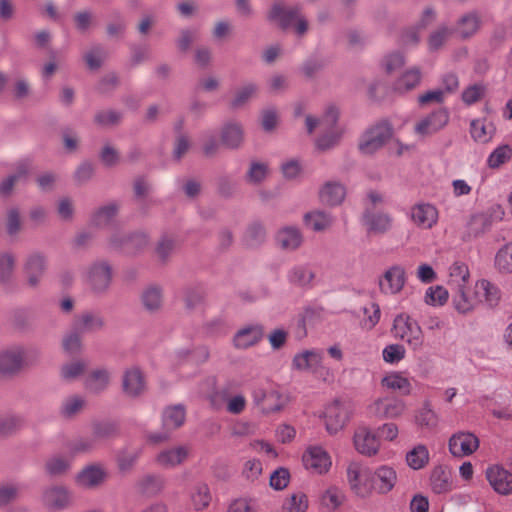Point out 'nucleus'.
<instances>
[{"instance_id":"obj_27","label":"nucleus","mask_w":512,"mask_h":512,"mask_svg":"<svg viewBox=\"0 0 512 512\" xmlns=\"http://www.w3.org/2000/svg\"><path fill=\"white\" fill-rule=\"evenodd\" d=\"M452 304L460 314H469L479 305V298L476 294V284L473 290L468 285L452 291Z\"/></svg>"},{"instance_id":"obj_31","label":"nucleus","mask_w":512,"mask_h":512,"mask_svg":"<svg viewBox=\"0 0 512 512\" xmlns=\"http://www.w3.org/2000/svg\"><path fill=\"white\" fill-rule=\"evenodd\" d=\"M475 284L479 305L484 304L488 308L498 306L501 300V291L497 285L487 279L478 280Z\"/></svg>"},{"instance_id":"obj_36","label":"nucleus","mask_w":512,"mask_h":512,"mask_svg":"<svg viewBox=\"0 0 512 512\" xmlns=\"http://www.w3.org/2000/svg\"><path fill=\"white\" fill-rule=\"evenodd\" d=\"M263 336V329L259 325L241 328L234 336L233 343L238 349H247L257 344Z\"/></svg>"},{"instance_id":"obj_45","label":"nucleus","mask_w":512,"mask_h":512,"mask_svg":"<svg viewBox=\"0 0 512 512\" xmlns=\"http://www.w3.org/2000/svg\"><path fill=\"white\" fill-rule=\"evenodd\" d=\"M481 20L475 12L467 13L462 16L456 26V32L461 38L473 36L480 28Z\"/></svg>"},{"instance_id":"obj_49","label":"nucleus","mask_w":512,"mask_h":512,"mask_svg":"<svg viewBox=\"0 0 512 512\" xmlns=\"http://www.w3.org/2000/svg\"><path fill=\"white\" fill-rule=\"evenodd\" d=\"M191 502L195 510L206 509L212 500L210 489L205 483H197L191 491Z\"/></svg>"},{"instance_id":"obj_41","label":"nucleus","mask_w":512,"mask_h":512,"mask_svg":"<svg viewBox=\"0 0 512 512\" xmlns=\"http://www.w3.org/2000/svg\"><path fill=\"white\" fill-rule=\"evenodd\" d=\"M381 385L388 390L399 391L403 395H409L412 391L410 380L399 372H391L384 376Z\"/></svg>"},{"instance_id":"obj_64","label":"nucleus","mask_w":512,"mask_h":512,"mask_svg":"<svg viewBox=\"0 0 512 512\" xmlns=\"http://www.w3.org/2000/svg\"><path fill=\"white\" fill-rule=\"evenodd\" d=\"M280 170L286 180L292 181L300 178L303 166L299 159L291 158L282 162Z\"/></svg>"},{"instance_id":"obj_9","label":"nucleus","mask_w":512,"mask_h":512,"mask_svg":"<svg viewBox=\"0 0 512 512\" xmlns=\"http://www.w3.org/2000/svg\"><path fill=\"white\" fill-rule=\"evenodd\" d=\"M351 416L349 406L339 400L327 404L319 414L328 434L335 435L347 425Z\"/></svg>"},{"instance_id":"obj_4","label":"nucleus","mask_w":512,"mask_h":512,"mask_svg":"<svg viewBox=\"0 0 512 512\" xmlns=\"http://www.w3.org/2000/svg\"><path fill=\"white\" fill-rule=\"evenodd\" d=\"M346 479L351 492L360 499H367L373 493L371 470L357 461L346 467Z\"/></svg>"},{"instance_id":"obj_34","label":"nucleus","mask_w":512,"mask_h":512,"mask_svg":"<svg viewBox=\"0 0 512 512\" xmlns=\"http://www.w3.org/2000/svg\"><path fill=\"white\" fill-rule=\"evenodd\" d=\"M104 325V319L100 314L85 311L75 317L73 328L80 333H92L102 330Z\"/></svg>"},{"instance_id":"obj_56","label":"nucleus","mask_w":512,"mask_h":512,"mask_svg":"<svg viewBox=\"0 0 512 512\" xmlns=\"http://www.w3.org/2000/svg\"><path fill=\"white\" fill-rule=\"evenodd\" d=\"M61 345L67 354H79L83 349L81 333L75 328L67 332L62 338Z\"/></svg>"},{"instance_id":"obj_44","label":"nucleus","mask_w":512,"mask_h":512,"mask_svg":"<svg viewBox=\"0 0 512 512\" xmlns=\"http://www.w3.org/2000/svg\"><path fill=\"white\" fill-rule=\"evenodd\" d=\"M119 206L116 203H109L96 209L91 215V224L96 227H106L116 217Z\"/></svg>"},{"instance_id":"obj_32","label":"nucleus","mask_w":512,"mask_h":512,"mask_svg":"<svg viewBox=\"0 0 512 512\" xmlns=\"http://www.w3.org/2000/svg\"><path fill=\"white\" fill-rule=\"evenodd\" d=\"M303 223L314 232H322L329 229L334 223L333 215L322 209H314L303 215Z\"/></svg>"},{"instance_id":"obj_11","label":"nucleus","mask_w":512,"mask_h":512,"mask_svg":"<svg viewBox=\"0 0 512 512\" xmlns=\"http://www.w3.org/2000/svg\"><path fill=\"white\" fill-rule=\"evenodd\" d=\"M449 119V112L446 109H436L422 116L415 122L413 127L414 133L422 139L431 137L444 129Z\"/></svg>"},{"instance_id":"obj_54","label":"nucleus","mask_w":512,"mask_h":512,"mask_svg":"<svg viewBox=\"0 0 512 512\" xmlns=\"http://www.w3.org/2000/svg\"><path fill=\"white\" fill-rule=\"evenodd\" d=\"M308 509L307 495L302 491L290 494L282 505L283 512H306Z\"/></svg>"},{"instance_id":"obj_55","label":"nucleus","mask_w":512,"mask_h":512,"mask_svg":"<svg viewBox=\"0 0 512 512\" xmlns=\"http://www.w3.org/2000/svg\"><path fill=\"white\" fill-rule=\"evenodd\" d=\"M415 423L423 428L433 429L438 424V415L431 408L429 402H424L421 409L415 415Z\"/></svg>"},{"instance_id":"obj_2","label":"nucleus","mask_w":512,"mask_h":512,"mask_svg":"<svg viewBox=\"0 0 512 512\" xmlns=\"http://www.w3.org/2000/svg\"><path fill=\"white\" fill-rule=\"evenodd\" d=\"M391 332L396 339L404 341L414 352L424 348L425 338L421 326L406 313H400L394 318Z\"/></svg>"},{"instance_id":"obj_15","label":"nucleus","mask_w":512,"mask_h":512,"mask_svg":"<svg viewBox=\"0 0 512 512\" xmlns=\"http://www.w3.org/2000/svg\"><path fill=\"white\" fill-rule=\"evenodd\" d=\"M479 438L469 431H458L451 435L448 448L454 457L462 458L472 455L479 448Z\"/></svg>"},{"instance_id":"obj_28","label":"nucleus","mask_w":512,"mask_h":512,"mask_svg":"<svg viewBox=\"0 0 512 512\" xmlns=\"http://www.w3.org/2000/svg\"><path fill=\"white\" fill-rule=\"evenodd\" d=\"M303 240V233L296 225H285L276 233L277 244L286 251L297 250L302 245Z\"/></svg>"},{"instance_id":"obj_24","label":"nucleus","mask_w":512,"mask_h":512,"mask_svg":"<svg viewBox=\"0 0 512 512\" xmlns=\"http://www.w3.org/2000/svg\"><path fill=\"white\" fill-rule=\"evenodd\" d=\"M346 198V187L336 180L324 182L318 190L319 202L328 207L341 205Z\"/></svg>"},{"instance_id":"obj_37","label":"nucleus","mask_w":512,"mask_h":512,"mask_svg":"<svg viewBox=\"0 0 512 512\" xmlns=\"http://www.w3.org/2000/svg\"><path fill=\"white\" fill-rule=\"evenodd\" d=\"M421 78L422 74L418 68H410L396 79L393 89L401 94L409 92L420 84Z\"/></svg>"},{"instance_id":"obj_17","label":"nucleus","mask_w":512,"mask_h":512,"mask_svg":"<svg viewBox=\"0 0 512 512\" xmlns=\"http://www.w3.org/2000/svg\"><path fill=\"white\" fill-rule=\"evenodd\" d=\"M27 351L14 345L0 351V374H14L27 365Z\"/></svg>"},{"instance_id":"obj_16","label":"nucleus","mask_w":512,"mask_h":512,"mask_svg":"<svg viewBox=\"0 0 512 512\" xmlns=\"http://www.w3.org/2000/svg\"><path fill=\"white\" fill-rule=\"evenodd\" d=\"M407 281L406 270L401 265H393L383 273L379 279V289L384 295H397L399 294Z\"/></svg>"},{"instance_id":"obj_51","label":"nucleus","mask_w":512,"mask_h":512,"mask_svg":"<svg viewBox=\"0 0 512 512\" xmlns=\"http://www.w3.org/2000/svg\"><path fill=\"white\" fill-rule=\"evenodd\" d=\"M71 461V457L53 455L49 457L45 462V472L51 476H59L65 474L70 469Z\"/></svg>"},{"instance_id":"obj_13","label":"nucleus","mask_w":512,"mask_h":512,"mask_svg":"<svg viewBox=\"0 0 512 512\" xmlns=\"http://www.w3.org/2000/svg\"><path fill=\"white\" fill-rule=\"evenodd\" d=\"M253 401L263 414L279 412L288 403V397L276 388H256Z\"/></svg>"},{"instance_id":"obj_43","label":"nucleus","mask_w":512,"mask_h":512,"mask_svg":"<svg viewBox=\"0 0 512 512\" xmlns=\"http://www.w3.org/2000/svg\"><path fill=\"white\" fill-rule=\"evenodd\" d=\"M270 168L267 162L253 160L245 174L247 183L252 185L262 184L269 176Z\"/></svg>"},{"instance_id":"obj_21","label":"nucleus","mask_w":512,"mask_h":512,"mask_svg":"<svg viewBox=\"0 0 512 512\" xmlns=\"http://www.w3.org/2000/svg\"><path fill=\"white\" fill-rule=\"evenodd\" d=\"M147 389L146 379L138 367L126 369L122 376V390L128 398L141 397Z\"/></svg>"},{"instance_id":"obj_3","label":"nucleus","mask_w":512,"mask_h":512,"mask_svg":"<svg viewBox=\"0 0 512 512\" xmlns=\"http://www.w3.org/2000/svg\"><path fill=\"white\" fill-rule=\"evenodd\" d=\"M113 266L105 259H98L90 263L82 274L84 284L96 295L106 293L113 280Z\"/></svg>"},{"instance_id":"obj_1","label":"nucleus","mask_w":512,"mask_h":512,"mask_svg":"<svg viewBox=\"0 0 512 512\" xmlns=\"http://www.w3.org/2000/svg\"><path fill=\"white\" fill-rule=\"evenodd\" d=\"M339 111L335 106H329L321 118L311 115L306 116L305 124L309 134L315 128L322 132L316 140V148L320 151H327L334 148L343 135V129L338 125Z\"/></svg>"},{"instance_id":"obj_6","label":"nucleus","mask_w":512,"mask_h":512,"mask_svg":"<svg viewBox=\"0 0 512 512\" xmlns=\"http://www.w3.org/2000/svg\"><path fill=\"white\" fill-rule=\"evenodd\" d=\"M48 269V257L41 251H32L26 255L22 272L27 288L35 290L39 288Z\"/></svg>"},{"instance_id":"obj_25","label":"nucleus","mask_w":512,"mask_h":512,"mask_svg":"<svg viewBox=\"0 0 512 512\" xmlns=\"http://www.w3.org/2000/svg\"><path fill=\"white\" fill-rule=\"evenodd\" d=\"M373 491L379 494L389 493L397 483V472L390 465H380L371 471Z\"/></svg>"},{"instance_id":"obj_50","label":"nucleus","mask_w":512,"mask_h":512,"mask_svg":"<svg viewBox=\"0 0 512 512\" xmlns=\"http://www.w3.org/2000/svg\"><path fill=\"white\" fill-rule=\"evenodd\" d=\"M407 465L414 469L419 470L425 467L429 462V451L423 444L415 446L406 454Z\"/></svg>"},{"instance_id":"obj_23","label":"nucleus","mask_w":512,"mask_h":512,"mask_svg":"<svg viewBox=\"0 0 512 512\" xmlns=\"http://www.w3.org/2000/svg\"><path fill=\"white\" fill-rule=\"evenodd\" d=\"M219 135L223 147L229 150H238L245 140L243 125L235 120H229L222 124Z\"/></svg>"},{"instance_id":"obj_29","label":"nucleus","mask_w":512,"mask_h":512,"mask_svg":"<svg viewBox=\"0 0 512 512\" xmlns=\"http://www.w3.org/2000/svg\"><path fill=\"white\" fill-rule=\"evenodd\" d=\"M140 302L147 313L160 312L164 302L163 288L156 284L146 286L140 294Z\"/></svg>"},{"instance_id":"obj_42","label":"nucleus","mask_w":512,"mask_h":512,"mask_svg":"<svg viewBox=\"0 0 512 512\" xmlns=\"http://www.w3.org/2000/svg\"><path fill=\"white\" fill-rule=\"evenodd\" d=\"M111 374L105 368L93 370L85 380V387L93 393L104 391L110 383Z\"/></svg>"},{"instance_id":"obj_14","label":"nucleus","mask_w":512,"mask_h":512,"mask_svg":"<svg viewBox=\"0 0 512 512\" xmlns=\"http://www.w3.org/2000/svg\"><path fill=\"white\" fill-rule=\"evenodd\" d=\"M191 448L188 445H174L160 450L154 457L156 466L170 470L183 465L190 457Z\"/></svg>"},{"instance_id":"obj_59","label":"nucleus","mask_w":512,"mask_h":512,"mask_svg":"<svg viewBox=\"0 0 512 512\" xmlns=\"http://www.w3.org/2000/svg\"><path fill=\"white\" fill-rule=\"evenodd\" d=\"M321 501L328 510L335 511L345 501V495L340 489L330 487L323 493Z\"/></svg>"},{"instance_id":"obj_48","label":"nucleus","mask_w":512,"mask_h":512,"mask_svg":"<svg viewBox=\"0 0 512 512\" xmlns=\"http://www.w3.org/2000/svg\"><path fill=\"white\" fill-rule=\"evenodd\" d=\"M16 269V257L12 252L0 253V284L11 283Z\"/></svg>"},{"instance_id":"obj_40","label":"nucleus","mask_w":512,"mask_h":512,"mask_svg":"<svg viewBox=\"0 0 512 512\" xmlns=\"http://www.w3.org/2000/svg\"><path fill=\"white\" fill-rule=\"evenodd\" d=\"M186 418V410L182 404H176L165 408L162 414L163 426L167 430L181 427Z\"/></svg>"},{"instance_id":"obj_57","label":"nucleus","mask_w":512,"mask_h":512,"mask_svg":"<svg viewBox=\"0 0 512 512\" xmlns=\"http://www.w3.org/2000/svg\"><path fill=\"white\" fill-rule=\"evenodd\" d=\"M85 403L84 397L71 395L63 400L61 414L66 418L74 417L83 410Z\"/></svg>"},{"instance_id":"obj_53","label":"nucleus","mask_w":512,"mask_h":512,"mask_svg":"<svg viewBox=\"0 0 512 512\" xmlns=\"http://www.w3.org/2000/svg\"><path fill=\"white\" fill-rule=\"evenodd\" d=\"M512 159L511 146L504 144L495 148L487 158V166L491 169H498Z\"/></svg>"},{"instance_id":"obj_18","label":"nucleus","mask_w":512,"mask_h":512,"mask_svg":"<svg viewBox=\"0 0 512 512\" xmlns=\"http://www.w3.org/2000/svg\"><path fill=\"white\" fill-rule=\"evenodd\" d=\"M393 217L385 211H376L366 207L362 215V223L369 234H385L393 227Z\"/></svg>"},{"instance_id":"obj_33","label":"nucleus","mask_w":512,"mask_h":512,"mask_svg":"<svg viewBox=\"0 0 512 512\" xmlns=\"http://www.w3.org/2000/svg\"><path fill=\"white\" fill-rule=\"evenodd\" d=\"M297 13V7H286L281 2H276L272 5L267 17L270 22L282 29H287L293 25Z\"/></svg>"},{"instance_id":"obj_47","label":"nucleus","mask_w":512,"mask_h":512,"mask_svg":"<svg viewBox=\"0 0 512 512\" xmlns=\"http://www.w3.org/2000/svg\"><path fill=\"white\" fill-rule=\"evenodd\" d=\"M470 133L476 142L484 144L493 138L495 128L492 123L477 119L471 122Z\"/></svg>"},{"instance_id":"obj_61","label":"nucleus","mask_w":512,"mask_h":512,"mask_svg":"<svg viewBox=\"0 0 512 512\" xmlns=\"http://www.w3.org/2000/svg\"><path fill=\"white\" fill-rule=\"evenodd\" d=\"M86 368L87 363L84 360L76 359L65 363L61 367L60 374L63 379L71 381L82 375Z\"/></svg>"},{"instance_id":"obj_10","label":"nucleus","mask_w":512,"mask_h":512,"mask_svg":"<svg viewBox=\"0 0 512 512\" xmlns=\"http://www.w3.org/2000/svg\"><path fill=\"white\" fill-rule=\"evenodd\" d=\"M302 464L312 475H325L332 467V457L321 445H308L302 454Z\"/></svg>"},{"instance_id":"obj_52","label":"nucleus","mask_w":512,"mask_h":512,"mask_svg":"<svg viewBox=\"0 0 512 512\" xmlns=\"http://www.w3.org/2000/svg\"><path fill=\"white\" fill-rule=\"evenodd\" d=\"M258 92L257 84L248 82L240 86L234 93L231 100V106L233 108H240L248 103Z\"/></svg>"},{"instance_id":"obj_22","label":"nucleus","mask_w":512,"mask_h":512,"mask_svg":"<svg viewBox=\"0 0 512 512\" xmlns=\"http://www.w3.org/2000/svg\"><path fill=\"white\" fill-rule=\"evenodd\" d=\"M353 444L358 453L368 457L376 455L381 445L379 438L366 426H360L355 430Z\"/></svg>"},{"instance_id":"obj_58","label":"nucleus","mask_w":512,"mask_h":512,"mask_svg":"<svg viewBox=\"0 0 512 512\" xmlns=\"http://www.w3.org/2000/svg\"><path fill=\"white\" fill-rule=\"evenodd\" d=\"M431 488L435 493L441 494L450 490V477L442 468H436L432 471L430 477Z\"/></svg>"},{"instance_id":"obj_46","label":"nucleus","mask_w":512,"mask_h":512,"mask_svg":"<svg viewBox=\"0 0 512 512\" xmlns=\"http://www.w3.org/2000/svg\"><path fill=\"white\" fill-rule=\"evenodd\" d=\"M165 487V479L160 474H146L137 482V488L144 494L155 495Z\"/></svg>"},{"instance_id":"obj_35","label":"nucleus","mask_w":512,"mask_h":512,"mask_svg":"<svg viewBox=\"0 0 512 512\" xmlns=\"http://www.w3.org/2000/svg\"><path fill=\"white\" fill-rule=\"evenodd\" d=\"M469 280L470 271L465 262L456 260L449 266L447 284L451 291L468 285Z\"/></svg>"},{"instance_id":"obj_12","label":"nucleus","mask_w":512,"mask_h":512,"mask_svg":"<svg viewBox=\"0 0 512 512\" xmlns=\"http://www.w3.org/2000/svg\"><path fill=\"white\" fill-rule=\"evenodd\" d=\"M72 492L64 485L54 484L45 487L41 493L42 506L50 512H60L72 504Z\"/></svg>"},{"instance_id":"obj_38","label":"nucleus","mask_w":512,"mask_h":512,"mask_svg":"<svg viewBox=\"0 0 512 512\" xmlns=\"http://www.w3.org/2000/svg\"><path fill=\"white\" fill-rule=\"evenodd\" d=\"M315 278V273L313 269L304 264H299L293 266L287 273L288 281L299 287H309L311 286L313 280Z\"/></svg>"},{"instance_id":"obj_8","label":"nucleus","mask_w":512,"mask_h":512,"mask_svg":"<svg viewBox=\"0 0 512 512\" xmlns=\"http://www.w3.org/2000/svg\"><path fill=\"white\" fill-rule=\"evenodd\" d=\"M406 410L405 401L391 395L378 397L367 406L368 415L379 420L398 419Z\"/></svg>"},{"instance_id":"obj_5","label":"nucleus","mask_w":512,"mask_h":512,"mask_svg":"<svg viewBox=\"0 0 512 512\" xmlns=\"http://www.w3.org/2000/svg\"><path fill=\"white\" fill-rule=\"evenodd\" d=\"M393 136V128L387 122H380L369 127L361 136L358 144L364 155H373L382 149Z\"/></svg>"},{"instance_id":"obj_39","label":"nucleus","mask_w":512,"mask_h":512,"mask_svg":"<svg viewBox=\"0 0 512 512\" xmlns=\"http://www.w3.org/2000/svg\"><path fill=\"white\" fill-rule=\"evenodd\" d=\"M141 447H124L116 453L117 467L121 472H129L133 469L142 455Z\"/></svg>"},{"instance_id":"obj_62","label":"nucleus","mask_w":512,"mask_h":512,"mask_svg":"<svg viewBox=\"0 0 512 512\" xmlns=\"http://www.w3.org/2000/svg\"><path fill=\"white\" fill-rule=\"evenodd\" d=\"M449 299L448 290L441 286L436 285L429 287L425 293V302L433 306H443Z\"/></svg>"},{"instance_id":"obj_26","label":"nucleus","mask_w":512,"mask_h":512,"mask_svg":"<svg viewBox=\"0 0 512 512\" xmlns=\"http://www.w3.org/2000/svg\"><path fill=\"white\" fill-rule=\"evenodd\" d=\"M486 479L496 493L500 495L512 494V473L502 466L493 465L488 467Z\"/></svg>"},{"instance_id":"obj_20","label":"nucleus","mask_w":512,"mask_h":512,"mask_svg":"<svg viewBox=\"0 0 512 512\" xmlns=\"http://www.w3.org/2000/svg\"><path fill=\"white\" fill-rule=\"evenodd\" d=\"M409 218L416 227L428 230L437 224L439 212L430 203H417L410 208Z\"/></svg>"},{"instance_id":"obj_19","label":"nucleus","mask_w":512,"mask_h":512,"mask_svg":"<svg viewBox=\"0 0 512 512\" xmlns=\"http://www.w3.org/2000/svg\"><path fill=\"white\" fill-rule=\"evenodd\" d=\"M107 477L108 472L103 465L91 464L75 476V483L82 489L93 490L103 485Z\"/></svg>"},{"instance_id":"obj_7","label":"nucleus","mask_w":512,"mask_h":512,"mask_svg":"<svg viewBox=\"0 0 512 512\" xmlns=\"http://www.w3.org/2000/svg\"><path fill=\"white\" fill-rule=\"evenodd\" d=\"M109 247L112 250L136 255L148 245V236L144 232L115 231L108 239Z\"/></svg>"},{"instance_id":"obj_60","label":"nucleus","mask_w":512,"mask_h":512,"mask_svg":"<svg viewBox=\"0 0 512 512\" xmlns=\"http://www.w3.org/2000/svg\"><path fill=\"white\" fill-rule=\"evenodd\" d=\"M495 265L500 272L512 273V242L499 249L495 256Z\"/></svg>"},{"instance_id":"obj_63","label":"nucleus","mask_w":512,"mask_h":512,"mask_svg":"<svg viewBox=\"0 0 512 512\" xmlns=\"http://www.w3.org/2000/svg\"><path fill=\"white\" fill-rule=\"evenodd\" d=\"M56 213L60 220L71 222L75 215V202L68 196L60 197L56 202Z\"/></svg>"},{"instance_id":"obj_30","label":"nucleus","mask_w":512,"mask_h":512,"mask_svg":"<svg viewBox=\"0 0 512 512\" xmlns=\"http://www.w3.org/2000/svg\"><path fill=\"white\" fill-rule=\"evenodd\" d=\"M322 353L317 350H304L293 357L292 368L300 372H316L322 364Z\"/></svg>"}]
</instances>
